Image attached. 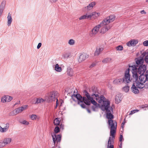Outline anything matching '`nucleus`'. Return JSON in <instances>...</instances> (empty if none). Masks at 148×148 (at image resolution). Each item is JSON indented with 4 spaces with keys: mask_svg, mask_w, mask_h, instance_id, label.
<instances>
[{
    "mask_svg": "<svg viewBox=\"0 0 148 148\" xmlns=\"http://www.w3.org/2000/svg\"><path fill=\"white\" fill-rule=\"evenodd\" d=\"M146 66L145 65H142L137 68V70L136 71V75L134 76L133 70H130L132 73V76L130 79V75L129 73L130 69L128 68L125 72V77L123 79V81L126 79V81L127 82H136L138 78V74H144L146 70Z\"/></svg>",
    "mask_w": 148,
    "mask_h": 148,
    "instance_id": "obj_1",
    "label": "nucleus"
},
{
    "mask_svg": "<svg viewBox=\"0 0 148 148\" xmlns=\"http://www.w3.org/2000/svg\"><path fill=\"white\" fill-rule=\"evenodd\" d=\"M138 79L136 82H135L136 83V86L139 88H143V87H142L140 85H143V83L146 81L148 82V70L146 71L145 75L144 74H140L138 76Z\"/></svg>",
    "mask_w": 148,
    "mask_h": 148,
    "instance_id": "obj_2",
    "label": "nucleus"
},
{
    "mask_svg": "<svg viewBox=\"0 0 148 148\" xmlns=\"http://www.w3.org/2000/svg\"><path fill=\"white\" fill-rule=\"evenodd\" d=\"M135 61L136 62V64L132 66L130 64H128V66L130 70H133V75L135 76L136 75V71L137 70V68L141 65H144V59L143 58H136L135 59Z\"/></svg>",
    "mask_w": 148,
    "mask_h": 148,
    "instance_id": "obj_3",
    "label": "nucleus"
},
{
    "mask_svg": "<svg viewBox=\"0 0 148 148\" xmlns=\"http://www.w3.org/2000/svg\"><path fill=\"white\" fill-rule=\"evenodd\" d=\"M78 100V104H79V102L83 103L84 102L86 105L87 106H89L90 105V102L88 101L85 97H82L79 94L73 95Z\"/></svg>",
    "mask_w": 148,
    "mask_h": 148,
    "instance_id": "obj_4",
    "label": "nucleus"
},
{
    "mask_svg": "<svg viewBox=\"0 0 148 148\" xmlns=\"http://www.w3.org/2000/svg\"><path fill=\"white\" fill-rule=\"evenodd\" d=\"M106 112V117L108 119V125H110L113 124H115L116 121L114 122L112 119L114 118V116L112 114L113 113V109L112 111L110 109L105 110Z\"/></svg>",
    "mask_w": 148,
    "mask_h": 148,
    "instance_id": "obj_5",
    "label": "nucleus"
},
{
    "mask_svg": "<svg viewBox=\"0 0 148 148\" xmlns=\"http://www.w3.org/2000/svg\"><path fill=\"white\" fill-rule=\"evenodd\" d=\"M103 104L101 106L100 108L103 111L105 110L110 109L112 111V108L110 106V102L108 99H106L103 102Z\"/></svg>",
    "mask_w": 148,
    "mask_h": 148,
    "instance_id": "obj_6",
    "label": "nucleus"
},
{
    "mask_svg": "<svg viewBox=\"0 0 148 148\" xmlns=\"http://www.w3.org/2000/svg\"><path fill=\"white\" fill-rule=\"evenodd\" d=\"M115 18V16L114 15H111L104 18L102 22L104 25H108L110 23L113 21Z\"/></svg>",
    "mask_w": 148,
    "mask_h": 148,
    "instance_id": "obj_7",
    "label": "nucleus"
},
{
    "mask_svg": "<svg viewBox=\"0 0 148 148\" xmlns=\"http://www.w3.org/2000/svg\"><path fill=\"white\" fill-rule=\"evenodd\" d=\"M115 122V124L108 125V127H110V135H115V134L116 133L117 125V123L116 122Z\"/></svg>",
    "mask_w": 148,
    "mask_h": 148,
    "instance_id": "obj_8",
    "label": "nucleus"
},
{
    "mask_svg": "<svg viewBox=\"0 0 148 148\" xmlns=\"http://www.w3.org/2000/svg\"><path fill=\"white\" fill-rule=\"evenodd\" d=\"M25 109V107H21L16 109L15 110H13L9 113V116H12L14 115H16L17 114L22 112Z\"/></svg>",
    "mask_w": 148,
    "mask_h": 148,
    "instance_id": "obj_9",
    "label": "nucleus"
},
{
    "mask_svg": "<svg viewBox=\"0 0 148 148\" xmlns=\"http://www.w3.org/2000/svg\"><path fill=\"white\" fill-rule=\"evenodd\" d=\"M138 88L136 86V83L133 82V84L131 88L132 92L136 94H138L139 92V91Z\"/></svg>",
    "mask_w": 148,
    "mask_h": 148,
    "instance_id": "obj_10",
    "label": "nucleus"
},
{
    "mask_svg": "<svg viewBox=\"0 0 148 148\" xmlns=\"http://www.w3.org/2000/svg\"><path fill=\"white\" fill-rule=\"evenodd\" d=\"M104 25L103 23L101 22L99 25L94 27L92 30V34H96L99 31L100 27H102Z\"/></svg>",
    "mask_w": 148,
    "mask_h": 148,
    "instance_id": "obj_11",
    "label": "nucleus"
},
{
    "mask_svg": "<svg viewBox=\"0 0 148 148\" xmlns=\"http://www.w3.org/2000/svg\"><path fill=\"white\" fill-rule=\"evenodd\" d=\"M88 57V55L85 53H82L81 54L79 58L78 59V61L79 62H81L83 61H84Z\"/></svg>",
    "mask_w": 148,
    "mask_h": 148,
    "instance_id": "obj_12",
    "label": "nucleus"
},
{
    "mask_svg": "<svg viewBox=\"0 0 148 148\" xmlns=\"http://www.w3.org/2000/svg\"><path fill=\"white\" fill-rule=\"evenodd\" d=\"M138 42V41L137 40H131L127 42V45L129 47L135 46Z\"/></svg>",
    "mask_w": 148,
    "mask_h": 148,
    "instance_id": "obj_13",
    "label": "nucleus"
},
{
    "mask_svg": "<svg viewBox=\"0 0 148 148\" xmlns=\"http://www.w3.org/2000/svg\"><path fill=\"white\" fill-rule=\"evenodd\" d=\"M56 92H52L50 93L47 100L48 102H51L52 101H55Z\"/></svg>",
    "mask_w": 148,
    "mask_h": 148,
    "instance_id": "obj_14",
    "label": "nucleus"
},
{
    "mask_svg": "<svg viewBox=\"0 0 148 148\" xmlns=\"http://www.w3.org/2000/svg\"><path fill=\"white\" fill-rule=\"evenodd\" d=\"M125 77V75H124V77L122 79L120 78V79H116L115 80H114L113 82V83L114 84H120L122 83V82H124V83H129V82H127L126 81V79H125V81H123V79Z\"/></svg>",
    "mask_w": 148,
    "mask_h": 148,
    "instance_id": "obj_15",
    "label": "nucleus"
},
{
    "mask_svg": "<svg viewBox=\"0 0 148 148\" xmlns=\"http://www.w3.org/2000/svg\"><path fill=\"white\" fill-rule=\"evenodd\" d=\"M92 90L93 93V94L91 95L92 97H98V95L97 93L98 92L97 88L95 87H92Z\"/></svg>",
    "mask_w": 148,
    "mask_h": 148,
    "instance_id": "obj_16",
    "label": "nucleus"
},
{
    "mask_svg": "<svg viewBox=\"0 0 148 148\" xmlns=\"http://www.w3.org/2000/svg\"><path fill=\"white\" fill-rule=\"evenodd\" d=\"M106 25H103L102 27H103L100 31V33L103 34L105 33L106 31H108L110 29V27L109 26H106Z\"/></svg>",
    "mask_w": 148,
    "mask_h": 148,
    "instance_id": "obj_17",
    "label": "nucleus"
},
{
    "mask_svg": "<svg viewBox=\"0 0 148 148\" xmlns=\"http://www.w3.org/2000/svg\"><path fill=\"white\" fill-rule=\"evenodd\" d=\"M95 99L100 103L104 102L106 100V98L103 95H101L100 97L99 96L98 97H96Z\"/></svg>",
    "mask_w": 148,
    "mask_h": 148,
    "instance_id": "obj_18",
    "label": "nucleus"
},
{
    "mask_svg": "<svg viewBox=\"0 0 148 148\" xmlns=\"http://www.w3.org/2000/svg\"><path fill=\"white\" fill-rule=\"evenodd\" d=\"M96 99V97H91L89 99H88V100L90 102V103H91L92 104H93L94 106H99V104L98 103L93 99Z\"/></svg>",
    "mask_w": 148,
    "mask_h": 148,
    "instance_id": "obj_19",
    "label": "nucleus"
},
{
    "mask_svg": "<svg viewBox=\"0 0 148 148\" xmlns=\"http://www.w3.org/2000/svg\"><path fill=\"white\" fill-rule=\"evenodd\" d=\"M95 2H92L90 3L87 6L85 7V9H86L87 11L91 10L93 7L95 5Z\"/></svg>",
    "mask_w": 148,
    "mask_h": 148,
    "instance_id": "obj_20",
    "label": "nucleus"
},
{
    "mask_svg": "<svg viewBox=\"0 0 148 148\" xmlns=\"http://www.w3.org/2000/svg\"><path fill=\"white\" fill-rule=\"evenodd\" d=\"M121 94H118L115 97V101L116 103H119L121 101Z\"/></svg>",
    "mask_w": 148,
    "mask_h": 148,
    "instance_id": "obj_21",
    "label": "nucleus"
},
{
    "mask_svg": "<svg viewBox=\"0 0 148 148\" xmlns=\"http://www.w3.org/2000/svg\"><path fill=\"white\" fill-rule=\"evenodd\" d=\"M99 13L94 12L91 13L90 14L88 15L89 16V18H95L99 16Z\"/></svg>",
    "mask_w": 148,
    "mask_h": 148,
    "instance_id": "obj_22",
    "label": "nucleus"
},
{
    "mask_svg": "<svg viewBox=\"0 0 148 148\" xmlns=\"http://www.w3.org/2000/svg\"><path fill=\"white\" fill-rule=\"evenodd\" d=\"M8 18V25L10 26L11 24L12 21V18L11 15L10 14V13L9 12L7 17Z\"/></svg>",
    "mask_w": 148,
    "mask_h": 148,
    "instance_id": "obj_23",
    "label": "nucleus"
},
{
    "mask_svg": "<svg viewBox=\"0 0 148 148\" xmlns=\"http://www.w3.org/2000/svg\"><path fill=\"white\" fill-rule=\"evenodd\" d=\"M9 124L8 123H7L5 124V126L4 128H2V133L5 132H7L9 129Z\"/></svg>",
    "mask_w": 148,
    "mask_h": 148,
    "instance_id": "obj_24",
    "label": "nucleus"
},
{
    "mask_svg": "<svg viewBox=\"0 0 148 148\" xmlns=\"http://www.w3.org/2000/svg\"><path fill=\"white\" fill-rule=\"evenodd\" d=\"M103 50V48H97L94 53L95 56H98L100 53V52H101Z\"/></svg>",
    "mask_w": 148,
    "mask_h": 148,
    "instance_id": "obj_25",
    "label": "nucleus"
},
{
    "mask_svg": "<svg viewBox=\"0 0 148 148\" xmlns=\"http://www.w3.org/2000/svg\"><path fill=\"white\" fill-rule=\"evenodd\" d=\"M60 119L58 118H56L55 119L53 123L55 125H58L60 123Z\"/></svg>",
    "mask_w": 148,
    "mask_h": 148,
    "instance_id": "obj_26",
    "label": "nucleus"
},
{
    "mask_svg": "<svg viewBox=\"0 0 148 148\" xmlns=\"http://www.w3.org/2000/svg\"><path fill=\"white\" fill-rule=\"evenodd\" d=\"M67 74H68L70 76H72L73 75V69L69 67L67 68Z\"/></svg>",
    "mask_w": 148,
    "mask_h": 148,
    "instance_id": "obj_27",
    "label": "nucleus"
},
{
    "mask_svg": "<svg viewBox=\"0 0 148 148\" xmlns=\"http://www.w3.org/2000/svg\"><path fill=\"white\" fill-rule=\"evenodd\" d=\"M83 93L84 94V95L86 97L87 99L88 100V101H89L88 100V99L90 98L91 97L90 96L88 92L86 90H84L83 91Z\"/></svg>",
    "mask_w": 148,
    "mask_h": 148,
    "instance_id": "obj_28",
    "label": "nucleus"
},
{
    "mask_svg": "<svg viewBox=\"0 0 148 148\" xmlns=\"http://www.w3.org/2000/svg\"><path fill=\"white\" fill-rule=\"evenodd\" d=\"M56 133H51V135L52 137L53 142L54 143V145H55L56 141V139L55 138L57 136V135L56 134Z\"/></svg>",
    "mask_w": 148,
    "mask_h": 148,
    "instance_id": "obj_29",
    "label": "nucleus"
},
{
    "mask_svg": "<svg viewBox=\"0 0 148 148\" xmlns=\"http://www.w3.org/2000/svg\"><path fill=\"white\" fill-rule=\"evenodd\" d=\"M11 138H5L3 140V142L5 144V145L6 144L9 143L11 141Z\"/></svg>",
    "mask_w": 148,
    "mask_h": 148,
    "instance_id": "obj_30",
    "label": "nucleus"
},
{
    "mask_svg": "<svg viewBox=\"0 0 148 148\" xmlns=\"http://www.w3.org/2000/svg\"><path fill=\"white\" fill-rule=\"evenodd\" d=\"M112 59L109 58H107L103 59L102 60V62L104 63H109L111 62Z\"/></svg>",
    "mask_w": 148,
    "mask_h": 148,
    "instance_id": "obj_31",
    "label": "nucleus"
},
{
    "mask_svg": "<svg viewBox=\"0 0 148 148\" xmlns=\"http://www.w3.org/2000/svg\"><path fill=\"white\" fill-rule=\"evenodd\" d=\"M55 69L56 71L58 72H60L62 71L61 67L59 66L58 64H56Z\"/></svg>",
    "mask_w": 148,
    "mask_h": 148,
    "instance_id": "obj_32",
    "label": "nucleus"
},
{
    "mask_svg": "<svg viewBox=\"0 0 148 148\" xmlns=\"http://www.w3.org/2000/svg\"><path fill=\"white\" fill-rule=\"evenodd\" d=\"M89 16L88 15H87V14H86V15H84L82 16H81L79 18V19L80 20H82V19H87L89 18V16Z\"/></svg>",
    "mask_w": 148,
    "mask_h": 148,
    "instance_id": "obj_33",
    "label": "nucleus"
},
{
    "mask_svg": "<svg viewBox=\"0 0 148 148\" xmlns=\"http://www.w3.org/2000/svg\"><path fill=\"white\" fill-rule=\"evenodd\" d=\"M44 101L43 99L42 98H38L36 99V101L34 103L35 104H38L39 103H40L41 102H43Z\"/></svg>",
    "mask_w": 148,
    "mask_h": 148,
    "instance_id": "obj_34",
    "label": "nucleus"
},
{
    "mask_svg": "<svg viewBox=\"0 0 148 148\" xmlns=\"http://www.w3.org/2000/svg\"><path fill=\"white\" fill-rule=\"evenodd\" d=\"M123 90L126 92H128L129 90V87L128 86H126L123 88Z\"/></svg>",
    "mask_w": 148,
    "mask_h": 148,
    "instance_id": "obj_35",
    "label": "nucleus"
},
{
    "mask_svg": "<svg viewBox=\"0 0 148 148\" xmlns=\"http://www.w3.org/2000/svg\"><path fill=\"white\" fill-rule=\"evenodd\" d=\"M6 102H9L12 99V97L9 96H5Z\"/></svg>",
    "mask_w": 148,
    "mask_h": 148,
    "instance_id": "obj_36",
    "label": "nucleus"
},
{
    "mask_svg": "<svg viewBox=\"0 0 148 148\" xmlns=\"http://www.w3.org/2000/svg\"><path fill=\"white\" fill-rule=\"evenodd\" d=\"M54 131L55 133H58L60 132V129L58 126H56L55 127Z\"/></svg>",
    "mask_w": 148,
    "mask_h": 148,
    "instance_id": "obj_37",
    "label": "nucleus"
},
{
    "mask_svg": "<svg viewBox=\"0 0 148 148\" xmlns=\"http://www.w3.org/2000/svg\"><path fill=\"white\" fill-rule=\"evenodd\" d=\"M62 135L61 134L58 135L56 138H55L56 139V141L57 142H60L61 140Z\"/></svg>",
    "mask_w": 148,
    "mask_h": 148,
    "instance_id": "obj_38",
    "label": "nucleus"
},
{
    "mask_svg": "<svg viewBox=\"0 0 148 148\" xmlns=\"http://www.w3.org/2000/svg\"><path fill=\"white\" fill-rule=\"evenodd\" d=\"M70 55V53H65L62 55L63 57L64 58H68Z\"/></svg>",
    "mask_w": 148,
    "mask_h": 148,
    "instance_id": "obj_39",
    "label": "nucleus"
},
{
    "mask_svg": "<svg viewBox=\"0 0 148 148\" xmlns=\"http://www.w3.org/2000/svg\"><path fill=\"white\" fill-rule=\"evenodd\" d=\"M101 106L99 105V106H92V110L94 111H96V109H97L99 107L100 108Z\"/></svg>",
    "mask_w": 148,
    "mask_h": 148,
    "instance_id": "obj_40",
    "label": "nucleus"
},
{
    "mask_svg": "<svg viewBox=\"0 0 148 148\" xmlns=\"http://www.w3.org/2000/svg\"><path fill=\"white\" fill-rule=\"evenodd\" d=\"M116 49L117 51H122L123 50V47L121 45H119L116 47Z\"/></svg>",
    "mask_w": 148,
    "mask_h": 148,
    "instance_id": "obj_41",
    "label": "nucleus"
},
{
    "mask_svg": "<svg viewBox=\"0 0 148 148\" xmlns=\"http://www.w3.org/2000/svg\"><path fill=\"white\" fill-rule=\"evenodd\" d=\"M75 43L74 40L72 39H70L69 41V44L71 45H73Z\"/></svg>",
    "mask_w": 148,
    "mask_h": 148,
    "instance_id": "obj_42",
    "label": "nucleus"
},
{
    "mask_svg": "<svg viewBox=\"0 0 148 148\" xmlns=\"http://www.w3.org/2000/svg\"><path fill=\"white\" fill-rule=\"evenodd\" d=\"M147 55H148L147 52H144L141 54V56L140 57V58H144V57Z\"/></svg>",
    "mask_w": 148,
    "mask_h": 148,
    "instance_id": "obj_43",
    "label": "nucleus"
},
{
    "mask_svg": "<svg viewBox=\"0 0 148 148\" xmlns=\"http://www.w3.org/2000/svg\"><path fill=\"white\" fill-rule=\"evenodd\" d=\"M20 122L21 123L24 125H28L29 124V122L25 120L20 121Z\"/></svg>",
    "mask_w": 148,
    "mask_h": 148,
    "instance_id": "obj_44",
    "label": "nucleus"
},
{
    "mask_svg": "<svg viewBox=\"0 0 148 148\" xmlns=\"http://www.w3.org/2000/svg\"><path fill=\"white\" fill-rule=\"evenodd\" d=\"M147 64H148V55H146L144 59V61Z\"/></svg>",
    "mask_w": 148,
    "mask_h": 148,
    "instance_id": "obj_45",
    "label": "nucleus"
},
{
    "mask_svg": "<svg viewBox=\"0 0 148 148\" xmlns=\"http://www.w3.org/2000/svg\"><path fill=\"white\" fill-rule=\"evenodd\" d=\"M143 45L145 46H148V40H145L143 42Z\"/></svg>",
    "mask_w": 148,
    "mask_h": 148,
    "instance_id": "obj_46",
    "label": "nucleus"
},
{
    "mask_svg": "<svg viewBox=\"0 0 148 148\" xmlns=\"http://www.w3.org/2000/svg\"><path fill=\"white\" fill-rule=\"evenodd\" d=\"M81 102H79V104H78L80 105L81 107L83 108H86V106L85 104L83 103H80Z\"/></svg>",
    "mask_w": 148,
    "mask_h": 148,
    "instance_id": "obj_47",
    "label": "nucleus"
},
{
    "mask_svg": "<svg viewBox=\"0 0 148 148\" xmlns=\"http://www.w3.org/2000/svg\"><path fill=\"white\" fill-rule=\"evenodd\" d=\"M37 116L35 114H32L31 116V118L33 120L35 119L36 118Z\"/></svg>",
    "mask_w": 148,
    "mask_h": 148,
    "instance_id": "obj_48",
    "label": "nucleus"
},
{
    "mask_svg": "<svg viewBox=\"0 0 148 148\" xmlns=\"http://www.w3.org/2000/svg\"><path fill=\"white\" fill-rule=\"evenodd\" d=\"M6 99L5 96L3 97L2 98H1V101L3 103H5V102H6Z\"/></svg>",
    "mask_w": 148,
    "mask_h": 148,
    "instance_id": "obj_49",
    "label": "nucleus"
},
{
    "mask_svg": "<svg viewBox=\"0 0 148 148\" xmlns=\"http://www.w3.org/2000/svg\"><path fill=\"white\" fill-rule=\"evenodd\" d=\"M5 146V144L4 143L3 141L0 142V148L3 147Z\"/></svg>",
    "mask_w": 148,
    "mask_h": 148,
    "instance_id": "obj_50",
    "label": "nucleus"
},
{
    "mask_svg": "<svg viewBox=\"0 0 148 148\" xmlns=\"http://www.w3.org/2000/svg\"><path fill=\"white\" fill-rule=\"evenodd\" d=\"M111 138L110 137L108 142V145H111Z\"/></svg>",
    "mask_w": 148,
    "mask_h": 148,
    "instance_id": "obj_51",
    "label": "nucleus"
},
{
    "mask_svg": "<svg viewBox=\"0 0 148 148\" xmlns=\"http://www.w3.org/2000/svg\"><path fill=\"white\" fill-rule=\"evenodd\" d=\"M60 129H61L62 130H63L64 129V125L61 124L60 125V127H59Z\"/></svg>",
    "mask_w": 148,
    "mask_h": 148,
    "instance_id": "obj_52",
    "label": "nucleus"
},
{
    "mask_svg": "<svg viewBox=\"0 0 148 148\" xmlns=\"http://www.w3.org/2000/svg\"><path fill=\"white\" fill-rule=\"evenodd\" d=\"M148 106L147 104H145L142 105L140 106V108H147V107Z\"/></svg>",
    "mask_w": 148,
    "mask_h": 148,
    "instance_id": "obj_53",
    "label": "nucleus"
},
{
    "mask_svg": "<svg viewBox=\"0 0 148 148\" xmlns=\"http://www.w3.org/2000/svg\"><path fill=\"white\" fill-rule=\"evenodd\" d=\"M42 45V44L41 43H39L37 46V49H39L41 47Z\"/></svg>",
    "mask_w": 148,
    "mask_h": 148,
    "instance_id": "obj_54",
    "label": "nucleus"
},
{
    "mask_svg": "<svg viewBox=\"0 0 148 148\" xmlns=\"http://www.w3.org/2000/svg\"><path fill=\"white\" fill-rule=\"evenodd\" d=\"M123 138V136L122 135H120L119 137V141L121 142L122 141V139Z\"/></svg>",
    "mask_w": 148,
    "mask_h": 148,
    "instance_id": "obj_55",
    "label": "nucleus"
},
{
    "mask_svg": "<svg viewBox=\"0 0 148 148\" xmlns=\"http://www.w3.org/2000/svg\"><path fill=\"white\" fill-rule=\"evenodd\" d=\"M135 110H132L131 111L130 113V115H132L134 113H135Z\"/></svg>",
    "mask_w": 148,
    "mask_h": 148,
    "instance_id": "obj_56",
    "label": "nucleus"
},
{
    "mask_svg": "<svg viewBox=\"0 0 148 148\" xmlns=\"http://www.w3.org/2000/svg\"><path fill=\"white\" fill-rule=\"evenodd\" d=\"M59 104V103H58V99H57L56 101V106L55 107V108H56L58 106V105Z\"/></svg>",
    "mask_w": 148,
    "mask_h": 148,
    "instance_id": "obj_57",
    "label": "nucleus"
},
{
    "mask_svg": "<svg viewBox=\"0 0 148 148\" xmlns=\"http://www.w3.org/2000/svg\"><path fill=\"white\" fill-rule=\"evenodd\" d=\"M50 1L51 3H55L58 0H49Z\"/></svg>",
    "mask_w": 148,
    "mask_h": 148,
    "instance_id": "obj_58",
    "label": "nucleus"
},
{
    "mask_svg": "<svg viewBox=\"0 0 148 148\" xmlns=\"http://www.w3.org/2000/svg\"><path fill=\"white\" fill-rule=\"evenodd\" d=\"M108 148L109 147V148H114V146L113 145H110L109 146V145L108 146Z\"/></svg>",
    "mask_w": 148,
    "mask_h": 148,
    "instance_id": "obj_59",
    "label": "nucleus"
},
{
    "mask_svg": "<svg viewBox=\"0 0 148 148\" xmlns=\"http://www.w3.org/2000/svg\"><path fill=\"white\" fill-rule=\"evenodd\" d=\"M111 136H112V142H113L112 140L113 139V140H114V139L115 138V135H110Z\"/></svg>",
    "mask_w": 148,
    "mask_h": 148,
    "instance_id": "obj_60",
    "label": "nucleus"
},
{
    "mask_svg": "<svg viewBox=\"0 0 148 148\" xmlns=\"http://www.w3.org/2000/svg\"><path fill=\"white\" fill-rule=\"evenodd\" d=\"M140 13L142 14H146V12L144 10L141 11L140 12Z\"/></svg>",
    "mask_w": 148,
    "mask_h": 148,
    "instance_id": "obj_61",
    "label": "nucleus"
},
{
    "mask_svg": "<svg viewBox=\"0 0 148 148\" xmlns=\"http://www.w3.org/2000/svg\"><path fill=\"white\" fill-rule=\"evenodd\" d=\"M95 64L94 63L92 64L90 66V67H94L95 65Z\"/></svg>",
    "mask_w": 148,
    "mask_h": 148,
    "instance_id": "obj_62",
    "label": "nucleus"
},
{
    "mask_svg": "<svg viewBox=\"0 0 148 148\" xmlns=\"http://www.w3.org/2000/svg\"><path fill=\"white\" fill-rule=\"evenodd\" d=\"M86 109L87 110V111H88V112L89 113H91V111L90 110H89V109L88 108H86Z\"/></svg>",
    "mask_w": 148,
    "mask_h": 148,
    "instance_id": "obj_63",
    "label": "nucleus"
},
{
    "mask_svg": "<svg viewBox=\"0 0 148 148\" xmlns=\"http://www.w3.org/2000/svg\"><path fill=\"white\" fill-rule=\"evenodd\" d=\"M71 99H73V100L75 101H76V100L73 97V95H72L71 96Z\"/></svg>",
    "mask_w": 148,
    "mask_h": 148,
    "instance_id": "obj_64",
    "label": "nucleus"
}]
</instances>
